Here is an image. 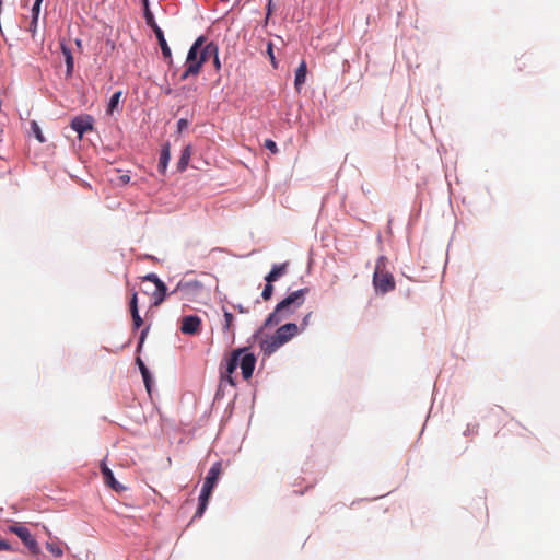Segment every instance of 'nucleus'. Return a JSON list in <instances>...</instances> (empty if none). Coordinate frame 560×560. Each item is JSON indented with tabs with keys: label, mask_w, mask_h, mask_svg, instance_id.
Returning a JSON list of instances; mask_svg holds the SVG:
<instances>
[{
	"label": "nucleus",
	"mask_w": 560,
	"mask_h": 560,
	"mask_svg": "<svg viewBox=\"0 0 560 560\" xmlns=\"http://www.w3.org/2000/svg\"><path fill=\"white\" fill-rule=\"evenodd\" d=\"M308 288H303L290 293L284 300L277 304L275 311L267 317L265 326L278 325L291 316L305 301Z\"/></svg>",
	"instance_id": "nucleus-1"
},
{
	"label": "nucleus",
	"mask_w": 560,
	"mask_h": 560,
	"mask_svg": "<svg viewBox=\"0 0 560 560\" xmlns=\"http://www.w3.org/2000/svg\"><path fill=\"white\" fill-rule=\"evenodd\" d=\"M387 258L378 257L373 275V284L377 292L387 293L395 289V280L390 272L386 270Z\"/></svg>",
	"instance_id": "nucleus-2"
},
{
	"label": "nucleus",
	"mask_w": 560,
	"mask_h": 560,
	"mask_svg": "<svg viewBox=\"0 0 560 560\" xmlns=\"http://www.w3.org/2000/svg\"><path fill=\"white\" fill-rule=\"evenodd\" d=\"M299 332V327L294 323H288L280 326L273 336L269 340L265 341V350L267 352H273L279 347L287 343Z\"/></svg>",
	"instance_id": "nucleus-3"
},
{
	"label": "nucleus",
	"mask_w": 560,
	"mask_h": 560,
	"mask_svg": "<svg viewBox=\"0 0 560 560\" xmlns=\"http://www.w3.org/2000/svg\"><path fill=\"white\" fill-rule=\"evenodd\" d=\"M205 43L206 38L203 36H199L188 50L185 62V71L180 75L182 81L187 80L189 77H197L200 73L201 68L200 60H198V54Z\"/></svg>",
	"instance_id": "nucleus-4"
},
{
	"label": "nucleus",
	"mask_w": 560,
	"mask_h": 560,
	"mask_svg": "<svg viewBox=\"0 0 560 560\" xmlns=\"http://www.w3.org/2000/svg\"><path fill=\"white\" fill-rule=\"evenodd\" d=\"M143 7H144L143 15H144L147 25L150 26L152 28V31L154 32V34L159 40V45L161 47L164 58L167 59L170 62H172L171 48L167 45V42L164 37L163 31L160 28V26L156 24V22L154 20L153 13L151 12V10L149 8L148 0H143Z\"/></svg>",
	"instance_id": "nucleus-5"
},
{
	"label": "nucleus",
	"mask_w": 560,
	"mask_h": 560,
	"mask_svg": "<svg viewBox=\"0 0 560 560\" xmlns=\"http://www.w3.org/2000/svg\"><path fill=\"white\" fill-rule=\"evenodd\" d=\"M205 291L202 282L198 280H180L171 294L182 293V298L187 301L198 300Z\"/></svg>",
	"instance_id": "nucleus-6"
},
{
	"label": "nucleus",
	"mask_w": 560,
	"mask_h": 560,
	"mask_svg": "<svg viewBox=\"0 0 560 560\" xmlns=\"http://www.w3.org/2000/svg\"><path fill=\"white\" fill-rule=\"evenodd\" d=\"M222 470L220 462L214 463L205 479L200 497L209 499Z\"/></svg>",
	"instance_id": "nucleus-7"
},
{
	"label": "nucleus",
	"mask_w": 560,
	"mask_h": 560,
	"mask_svg": "<svg viewBox=\"0 0 560 560\" xmlns=\"http://www.w3.org/2000/svg\"><path fill=\"white\" fill-rule=\"evenodd\" d=\"M10 532L14 533L27 547V549L36 555L39 552V547L35 538L30 533L28 528L21 525H12L9 527Z\"/></svg>",
	"instance_id": "nucleus-8"
},
{
	"label": "nucleus",
	"mask_w": 560,
	"mask_h": 560,
	"mask_svg": "<svg viewBox=\"0 0 560 560\" xmlns=\"http://www.w3.org/2000/svg\"><path fill=\"white\" fill-rule=\"evenodd\" d=\"M244 352V349H236L232 352L230 359L226 362V368L224 371L221 372V380L223 382H228L231 386H235V382L232 377V374L235 372V370L238 366V360L242 353Z\"/></svg>",
	"instance_id": "nucleus-9"
},
{
	"label": "nucleus",
	"mask_w": 560,
	"mask_h": 560,
	"mask_svg": "<svg viewBox=\"0 0 560 560\" xmlns=\"http://www.w3.org/2000/svg\"><path fill=\"white\" fill-rule=\"evenodd\" d=\"M201 328V319L197 315L184 316L182 319L180 331L185 335H197Z\"/></svg>",
	"instance_id": "nucleus-10"
},
{
	"label": "nucleus",
	"mask_w": 560,
	"mask_h": 560,
	"mask_svg": "<svg viewBox=\"0 0 560 560\" xmlns=\"http://www.w3.org/2000/svg\"><path fill=\"white\" fill-rule=\"evenodd\" d=\"M256 364V358L253 353L243 352L238 360V366L242 370V375L245 380L252 377Z\"/></svg>",
	"instance_id": "nucleus-11"
},
{
	"label": "nucleus",
	"mask_w": 560,
	"mask_h": 560,
	"mask_svg": "<svg viewBox=\"0 0 560 560\" xmlns=\"http://www.w3.org/2000/svg\"><path fill=\"white\" fill-rule=\"evenodd\" d=\"M71 128L78 132L79 138H82L84 132L93 129V118L89 115L74 117Z\"/></svg>",
	"instance_id": "nucleus-12"
},
{
	"label": "nucleus",
	"mask_w": 560,
	"mask_h": 560,
	"mask_svg": "<svg viewBox=\"0 0 560 560\" xmlns=\"http://www.w3.org/2000/svg\"><path fill=\"white\" fill-rule=\"evenodd\" d=\"M101 471H102V475H103L104 482L108 487H110L114 491H116L117 493H121L122 491L126 490V487H124L122 485H120L116 480V478L114 477L113 471L106 466L105 463H102Z\"/></svg>",
	"instance_id": "nucleus-13"
},
{
	"label": "nucleus",
	"mask_w": 560,
	"mask_h": 560,
	"mask_svg": "<svg viewBox=\"0 0 560 560\" xmlns=\"http://www.w3.org/2000/svg\"><path fill=\"white\" fill-rule=\"evenodd\" d=\"M129 308L132 317L133 328L138 329L142 326L143 320L138 311V293L133 292L129 302Z\"/></svg>",
	"instance_id": "nucleus-14"
},
{
	"label": "nucleus",
	"mask_w": 560,
	"mask_h": 560,
	"mask_svg": "<svg viewBox=\"0 0 560 560\" xmlns=\"http://www.w3.org/2000/svg\"><path fill=\"white\" fill-rule=\"evenodd\" d=\"M218 52V46L211 42L208 44H203V46L200 48L198 54V60H200V68H202V65L212 57V54Z\"/></svg>",
	"instance_id": "nucleus-15"
},
{
	"label": "nucleus",
	"mask_w": 560,
	"mask_h": 560,
	"mask_svg": "<svg viewBox=\"0 0 560 560\" xmlns=\"http://www.w3.org/2000/svg\"><path fill=\"white\" fill-rule=\"evenodd\" d=\"M307 73V65L305 60H302L295 71L294 88L300 91L305 83Z\"/></svg>",
	"instance_id": "nucleus-16"
},
{
	"label": "nucleus",
	"mask_w": 560,
	"mask_h": 560,
	"mask_svg": "<svg viewBox=\"0 0 560 560\" xmlns=\"http://www.w3.org/2000/svg\"><path fill=\"white\" fill-rule=\"evenodd\" d=\"M170 160H171V150H170V144L166 143L165 145H163V148L161 150L159 165H158L159 171L162 174H165Z\"/></svg>",
	"instance_id": "nucleus-17"
},
{
	"label": "nucleus",
	"mask_w": 560,
	"mask_h": 560,
	"mask_svg": "<svg viewBox=\"0 0 560 560\" xmlns=\"http://www.w3.org/2000/svg\"><path fill=\"white\" fill-rule=\"evenodd\" d=\"M287 262L281 265H275L270 272L265 277V280L271 283L277 281L281 276H283L287 272Z\"/></svg>",
	"instance_id": "nucleus-18"
},
{
	"label": "nucleus",
	"mask_w": 560,
	"mask_h": 560,
	"mask_svg": "<svg viewBox=\"0 0 560 560\" xmlns=\"http://www.w3.org/2000/svg\"><path fill=\"white\" fill-rule=\"evenodd\" d=\"M191 158V145H186L184 150L182 151V155L177 162V170L178 172H184Z\"/></svg>",
	"instance_id": "nucleus-19"
},
{
	"label": "nucleus",
	"mask_w": 560,
	"mask_h": 560,
	"mask_svg": "<svg viewBox=\"0 0 560 560\" xmlns=\"http://www.w3.org/2000/svg\"><path fill=\"white\" fill-rule=\"evenodd\" d=\"M136 362H137V364L139 366V370L141 372V375H142L144 385L147 387V390L150 393V390H151V375H150V372H149L148 368L145 366V364L143 363V361L140 358H137Z\"/></svg>",
	"instance_id": "nucleus-20"
},
{
	"label": "nucleus",
	"mask_w": 560,
	"mask_h": 560,
	"mask_svg": "<svg viewBox=\"0 0 560 560\" xmlns=\"http://www.w3.org/2000/svg\"><path fill=\"white\" fill-rule=\"evenodd\" d=\"M61 51L65 57V61H66V66H67V75H71L72 71H73V57H72L71 49L68 46L61 44Z\"/></svg>",
	"instance_id": "nucleus-21"
},
{
	"label": "nucleus",
	"mask_w": 560,
	"mask_h": 560,
	"mask_svg": "<svg viewBox=\"0 0 560 560\" xmlns=\"http://www.w3.org/2000/svg\"><path fill=\"white\" fill-rule=\"evenodd\" d=\"M121 95H122V92L121 91H117L115 92L109 102H108V105H107V108H106V113L108 115H112L115 110L118 109V105H119V102H120V98H121Z\"/></svg>",
	"instance_id": "nucleus-22"
},
{
	"label": "nucleus",
	"mask_w": 560,
	"mask_h": 560,
	"mask_svg": "<svg viewBox=\"0 0 560 560\" xmlns=\"http://www.w3.org/2000/svg\"><path fill=\"white\" fill-rule=\"evenodd\" d=\"M166 285H160L159 288H155V291L153 292V306H159L163 303V301L166 298Z\"/></svg>",
	"instance_id": "nucleus-23"
},
{
	"label": "nucleus",
	"mask_w": 560,
	"mask_h": 560,
	"mask_svg": "<svg viewBox=\"0 0 560 560\" xmlns=\"http://www.w3.org/2000/svg\"><path fill=\"white\" fill-rule=\"evenodd\" d=\"M31 130H32L34 137L38 140V142H40V143L46 142V138L43 135L42 129H40L39 125L37 124V121H35V120L31 121Z\"/></svg>",
	"instance_id": "nucleus-24"
},
{
	"label": "nucleus",
	"mask_w": 560,
	"mask_h": 560,
	"mask_svg": "<svg viewBox=\"0 0 560 560\" xmlns=\"http://www.w3.org/2000/svg\"><path fill=\"white\" fill-rule=\"evenodd\" d=\"M208 501L209 499L207 498H202L199 495V506L195 513V516L194 517H201L207 509V505H208Z\"/></svg>",
	"instance_id": "nucleus-25"
},
{
	"label": "nucleus",
	"mask_w": 560,
	"mask_h": 560,
	"mask_svg": "<svg viewBox=\"0 0 560 560\" xmlns=\"http://www.w3.org/2000/svg\"><path fill=\"white\" fill-rule=\"evenodd\" d=\"M47 550H49L55 557H61L63 555V550L61 547H59L56 544L47 542L46 545Z\"/></svg>",
	"instance_id": "nucleus-26"
},
{
	"label": "nucleus",
	"mask_w": 560,
	"mask_h": 560,
	"mask_svg": "<svg viewBox=\"0 0 560 560\" xmlns=\"http://www.w3.org/2000/svg\"><path fill=\"white\" fill-rule=\"evenodd\" d=\"M143 281H150L155 284V288H159L160 285H164L165 283L155 275V273H149L143 277Z\"/></svg>",
	"instance_id": "nucleus-27"
},
{
	"label": "nucleus",
	"mask_w": 560,
	"mask_h": 560,
	"mask_svg": "<svg viewBox=\"0 0 560 560\" xmlns=\"http://www.w3.org/2000/svg\"><path fill=\"white\" fill-rule=\"evenodd\" d=\"M272 293H273V285L271 282H267L262 292H261V296L265 301L269 300L271 296H272Z\"/></svg>",
	"instance_id": "nucleus-28"
},
{
	"label": "nucleus",
	"mask_w": 560,
	"mask_h": 560,
	"mask_svg": "<svg viewBox=\"0 0 560 560\" xmlns=\"http://www.w3.org/2000/svg\"><path fill=\"white\" fill-rule=\"evenodd\" d=\"M233 319H234L233 314L228 311H224V320H225L224 326H223L224 330H226V331L231 330L232 325H233Z\"/></svg>",
	"instance_id": "nucleus-29"
},
{
	"label": "nucleus",
	"mask_w": 560,
	"mask_h": 560,
	"mask_svg": "<svg viewBox=\"0 0 560 560\" xmlns=\"http://www.w3.org/2000/svg\"><path fill=\"white\" fill-rule=\"evenodd\" d=\"M265 148L268 149L273 154L278 152V147L276 142L271 139L265 140Z\"/></svg>",
	"instance_id": "nucleus-30"
},
{
	"label": "nucleus",
	"mask_w": 560,
	"mask_h": 560,
	"mask_svg": "<svg viewBox=\"0 0 560 560\" xmlns=\"http://www.w3.org/2000/svg\"><path fill=\"white\" fill-rule=\"evenodd\" d=\"M42 2H43V0H35L33 8H32V16H36V18L39 16Z\"/></svg>",
	"instance_id": "nucleus-31"
},
{
	"label": "nucleus",
	"mask_w": 560,
	"mask_h": 560,
	"mask_svg": "<svg viewBox=\"0 0 560 560\" xmlns=\"http://www.w3.org/2000/svg\"><path fill=\"white\" fill-rule=\"evenodd\" d=\"M267 52H268V55H269V57H270V61H271L272 66H273L275 68H277L276 58H275V55H273V46H272V43H268V45H267Z\"/></svg>",
	"instance_id": "nucleus-32"
},
{
	"label": "nucleus",
	"mask_w": 560,
	"mask_h": 560,
	"mask_svg": "<svg viewBox=\"0 0 560 560\" xmlns=\"http://www.w3.org/2000/svg\"><path fill=\"white\" fill-rule=\"evenodd\" d=\"M312 317H313V312H308V313L303 317L302 323H301V327H302V329H305V328L310 325V323H311V320H312Z\"/></svg>",
	"instance_id": "nucleus-33"
},
{
	"label": "nucleus",
	"mask_w": 560,
	"mask_h": 560,
	"mask_svg": "<svg viewBox=\"0 0 560 560\" xmlns=\"http://www.w3.org/2000/svg\"><path fill=\"white\" fill-rule=\"evenodd\" d=\"M37 23H38V18L32 16V21L30 23L28 31L32 33L33 36H35Z\"/></svg>",
	"instance_id": "nucleus-34"
},
{
	"label": "nucleus",
	"mask_w": 560,
	"mask_h": 560,
	"mask_svg": "<svg viewBox=\"0 0 560 560\" xmlns=\"http://www.w3.org/2000/svg\"><path fill=\"white\" fill-rule=\"evenodd\" d=\"M188 127V121L184 118L177 121V130L178 132H183Z\"/></svg>",
	"instance_id": "nucleus-35"
},
{
	"label": "nucleus",
	"mask_w": 560,
	"mask_h": 560,
	"mask_svg": "<svg viewBox=\"0 0 560 560\" xmlns=\"http://www.w3.org/2000/svg\"><path fill=\"white\" fill-rule=\"evenodd\" d=\"M212 57H213V63H214L215 69L220 70L221 63H220V59H219L218 52L212 54Z\"/></svg>",
	"instance_id": "nucleus-36"
},
{
	"label": "nucleus",
	"mask_w": 560,
	"mask_h": 560,
	"mask_svg": "<svg viewBox=\"0 0 560 560\" xmlns=\"http://www.w3.org/2000/svg\"><path fill=\"white\" fill-rule=\"evenodd\" d=\"M119 182L121 184H128L130 182V176L127 174H122L119 176Z\"/></svg>",
	"instance_id": "nucleus-37"
},
{
	"label": "nucleus",
	"mask_w": 560,
	"mask_h": 560,
	"mask_svg": "<svg viewBox=\"0 0 560 560\" xmlns=\"http://www.w3.org/2000/svg\"><path fill=\"white\" fill-rule=\"evenodd\" d=\"M148 330H149V327H147L144 330H142V332H141V337H140V341H139V345H138V348H140V347L142 346V343H143V341H144V338H145V336H147Z\"/></svg>",
	"instance_id": "nucleus-38"
},
{
	"label": "nucleus",
	"mask_w": 560,
	"mask_h": 560,
	"mask_svg": "<svg viewBox=\"0 0 560 560\" xmlns=\"http://www.w3.org/2000/svg\"><path fill=\"white\" fill-rule=\"evenodd\" d=\"M10 546L5 540H0V550H7Z\"/></svg>",
	"instance_id": "nucleus-39"
},
{
	"label": "nucleus",
	"mask_w": 560,
	"mask_h": 560,
	"mask_svg": "<svg viewBox=\"0 0 560 560\" xmlns=\"http://www.w3.org/2000/svg\"><path fill=\"white\" fill-rule=\"evenodd\" d=\"M271 13V0H269V3H268V13L267 15H270Z\"/></svg>",
	"instance_id": "nucleus-40"
}]
</instances>
